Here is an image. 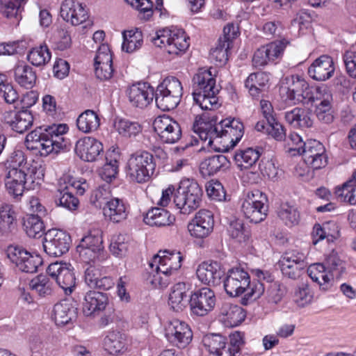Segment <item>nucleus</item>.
<instances>
[{"label": "nucleus", "mask_w": 356, "mask_h": 356, "mask_svg": "<svg viewBox=\"0 0 356 356\" xmlns=\"http://www.w3.org/2000/svg\"><path fill=\"white\" fill-rule=\"evenodd\" d=\"M298 152L299 154L302 155L307 163L317 152H325V149L318 140H308L302 146L298 148Z\"/></svg>", "instance_id": "obj_52"}, {"label": "nucleus", "mask_w": 356, "mask_h": 356, "mask_svg": "<svg viewBox=\"0 0 356 356\" xmlns=\"http://www.w3.org/2000/svg\"><path fill=\"white\" fill-rule=\"evenodd\" d=\"M4 120L12 130L19 134H23L33 125V117L30 111L23 108L19 111L6 112Z\"/></svg>", "instance_id": "obj_20"}, {"label": "nucleus", "mask_w": 356, "mask_h": 356, "mask_svg": "<svg viewBox=\"0 0 356 356\" xmlns=\"http://www.w3.org/2000/svg\"><path fill=\"white\" fill-rule=\"evenodd\" d=\"M156 163L153 154L147 151H138L129 159L126 166L127 177L132 181L145 183L153 175Z\"/></svg>", "instance_id": "obj_4"}, {"label": "nucleus", "mask_w": 356, "mask_h": 356, "mask_svg": "<svg viewBox=\"0 0 356 356\" xmlns=\"http://www.w3.org/2000/svg\"><path fill=\"white\" fill-rule=\"evenodd\" d=\"M203 194L202 188L197 181L184 179L174 193V202L182 213H189L200 207Z\"/></svg>", "instance_id": "obj_3"}, {"label": "nucleus", "mask_w": 356, "mask_h": 356, "mask_svg": "<svg viewBox=\"0 0 356 356\" xmlns=\"http://www.w3.org/2000/svg\"><path fill=\"white\" fill-rule=\"evenodd\" d=\"M202 343L210 354L216 356H225L227 350V339L226 337L216 333H210L204 336Z\"/></svg>", "instance_id": "obj_31"}, {"label": "nucleus", "mask_w": 356, "mask_h": 356, "mask_svg": "<svg viewBox=\"0 0 356 356\" xmlns=\"http://www.w3.org/2000/svg\"><path fill=\"white\" fill-rule=\"evenodd\" d=\"M277 215L287 226L297 225L300 220V212L297 207L288 202L280 204L277 209Z\"/></svg>", "instance_id": "obj_42"}, {"label": "nucleus", "mask_w": 356, "mask_h": 356, "mask_svg": "<svg viewBox=\"0 0 356 356\" xmlns=\"http://www.w3.org/2000/svg\"><path fill=\"white\" fill-rule=\"evenodd\" d=\"M30 287L35 290L40 296L44 297L52 292V282L47 275H39L33 279L30 283Z\"/></svg>", "instance_id": "obj_50"}, {"label": "nucleus", "mask_w": 356, "mask_h": 356, "mask_svg": "<svg viewBox=\"0 0 356 356\" xmlns=\"http://www.w3.org/2000/svg\"><path fill=\"white\" fill-rule=\"evenodd\" d=\"M113 65V55L107 44H102L99 46L97 51L96 56L94 58V66L99 67L100 65Z\"/></svg>", "instance_id": "obj_58"}, {"label": "nucleus", "mask_w": 356, "mask_h": 356, "mask_svg": "<svg viewBox=\"0 0 356 356\" xmlns=\"http://www.w3.org/2000/svg\"><path fill=\"white\" fill-rule=\"evenodd\" d=\"M282 275L291 280H296L301 276L306 270L307 265L296 264H277Z\"/></svg>", "instance_id": "obj_57"}, {"label": "nucleus", "mask_w": 356, "mask_h": 356, "mask_svg": "<svg viewBox=\"0 0 356 356\" xmlns=\"http://www.w3.org/2000/svg\"><path fill=\"white\" fill-rule=\"evenodd\" d=\"M51 51L46 44L33 48L27 55L28 60L35 66H41L48 63L51 58Z\"/></svg>", "instance_id": "obj_44"}, {"label": "nucleus", "mask_w": 356, "mask_h": 356, "mask_svg": "<svg viewBox=\"0 0 356 356\" xmlns=\"http://www.w3.org/2000/svg\"><path fill=\"white\" fill-rule=\"evenodd\" d=\"M17 217L13 207L10 204L0 206V235L8 236L16 229Z\"/></svg>", "instance_id": "obj_28"}, {"label": "nucleus", "mask_w": 356, "mask_h": 356, "mask_svg": "<svg viewBox=\"0 0 356 356\" xmlns=\"http://www.w3.org/2000/svg\"><path fill=\"white\" fill-rule=\"evenodd\" d=\"M188 291L185 282H178L172 286L168 298V305L174 312H182L187 305H189Z\"/></svg>", "instance_id": "obj_25"}, {"label": "nucleus", "mask_w": 356, "mask_h": 356, "mask_svg": "<svg viewBox=\"0 0 356 356\" xmlns=\"http://www.w3.org/2000/svg\"><path fill=\"white\" fill-rule=\"evenodd\" d=\"M335 194L341 202L356 204V171L351 179L335 188Z\"/></svg>", "instance_id": "obj_37"}, {"label": "nucleus", "mask_w": 356, "mask_h": 356, "mask_svg": "<svg viewBox=\"0 0 356 356\" xmlns=\"http://www.w3.org/2000/svg\"><path fill=\"white\" fill-rule=\"evenodd\" d=\"M5 179L15 182V184H20L23 186H26V190L31 189V184H29L28 174L23 168H12L6 175Z\"/></svg>", "instance_id": "obj_56"}, {"label": "nucleus", "mask_w": 356, "mask_h": 356, "mask_svg": "<svg viewBox=\"0 0 356 356\" xmlns=\"http://www.w3.org/2000/svg\"><path fill=\"white\" fill-rule=\"evenodd\" d=\"M172 33V43L168 46L167 52L169 54L178 55L179 52H184L189 47V37L186 36L182 29H175Z\"/></svg>", "instance_id": "obj_41"}, {"label": "nucleus", "mask_w": 356, "mask_h": 356, "mask_svg": "<svg viewBox=\"0 0 356 356\" xmlns=\"http://www.w3.org/2000/svg\"><path fill=\"white\" fill-rule=\"evenodd\" d=\"M264 149L261 147H248L245 149L237 150L233 158L241 170L256 168L257 162L259 161Z\"/></svg>", "instance_id": "obj_26"}, {"label": "nucleus", "mask_w": 356, "mask_h": 356, "mask_svg": "<svg viewBox=\"0 0 356 356\" xmlns=\"http://www.w3.org/2000/svg\"><path fill=\"white\" fill-rule=\"evenodd\" d=\"M216 298L214 292L208 287L191 292L189 307L191 314L204 316L212 311L216 305Z\"/></svg>", "instance_id": "obj_12"}, {"label": "nucleus", "mask_w": 356, "mask_h": 356, "mask_svg": "<svg viewBox=\"0 0 356 356\" xmlns=\"http://www.w3.org/2000/svg\"><path fill=\"white\" fill-rule=\"evenodd\" d=\"M282 88L286 90V102L289 104H305L314 98L308 83L298 74L285 76L282 81Z\"/></svg>", "instance_id": "obj_6"}, {"label": "nucleus", "mask_w": 356, "mask_h": 356, "mask_svg": "<svg viewBox=\"0 0 356 356\" xmlns=\"http://www.w3.org/2000/svg\"><path fill=\"white\" fill-rule=\"evenodd\" d=\"M156 89L174 95L175 97H182L183 88L179 80L175 76H168L161 82Z\"/></svg>", "instance_id": "obj_49"}, {"label": "nucleus", "mask_w": 356, "mask_h": 356, "mask_svg": "<svg viewBox=\"0 0 356 356\" xmlns=\"http://www.w3.org/2000/svg\"><path fill=\"white\" fill-rule=\"evenodd\" d=\"M286 44V41L278 40L264 46L265 51L269 57L270 62H273L275 59L280 57V56L283 54Z\"/></svg>", "instance_id": "obj_63"}, {"label": "nucleus", "mask_w": 356, "mask_h": 356, "mask_svg": "<svg viewBox=\"0 0 356 356\" xmlns=\"http://www.w3.org/2000/svg\"><path fill=\"white\" fill-rule=\"evenodd\" d=\"M116 126L120 134L125 137L136 136L142 131V127L138 122L127 119H120Z\"/></svg>", "instance_id": "obj_53"}, {"label": "nucleus", "mask_w": 356, "mask_h": 356, "mask_svg": "<svg viewBox=\"0 0 356 356\" xmlns=\"http://www.w3.org/2000/svg\"><path fill=\"white\" fill-rule=\"evenodd\" d=\"M127 337L124 333L113 330L108 333L104 339V347L108 354L118 355L127 349Z\"/></svg>", "instance_id": "obj_27"}, {"label": "nucleus", "mask_w": 356, "mask_h": 356, "mask_svg": "<svg viewBox=\"0 0 356 356\" xmlns=\"http://www.w3.org/2000/svg\"><path fill=\"white\" fill-rule=\"evenodd\" d=\"M100 125V118L96 112L92 110H86L81 113L77 120L76 126L83 133H90L96 131Z\"/></svg>", "instance_id": "obj_35"}, {"label": "nucleus", "mask_w": 356, "mask_h": 356, "mask_svg": "<svg viewBox=\"0 0 356 356\" xmlns=\"http://www.w3.org/2000/svg\"><path fill=\"white\" fill-rule=\"evenodd\" d=\"M123 42L122 49L127 53H132L139 49L143 42L141 31L133 30L124 31L122 33Z\"/></svg>", "instance_id": "obj_43"}, {"label": "nucleus", "mask_w": 356, "mask_h": 356, "mask_svg": "<svg viewBox=\"0 0 356 356\" xmlns=\"http://www.w3.org/2000/svg\"><path fill=\"white\" fill-rule=\"evenodd\" d=\"M225 356H241V348L245 345L244 333L236 331L229 334Z\"/></svg>", "instance_id": "obj_45"}, {"label": "nucleus", "mask_w": 356, "mask_h": 356, "mask_svg": "<svg viewBox=\"0 0 356 356\" xmlns=\"http://www.w3.org/2000/svg\"><path fill=\"white\" fill-rule=\"evenodd\" d=\"M214 220L213 213L207 209L200 210L188 225V230L192 236L198 238L207 237L213 231Z\"/></svg>", "instance_id": "obj_15"}, {"label": "nucleus", "mask_w": 356, "mask_h": 356, "mask_svg": "<svg viewBox=\"0 0 356 356\" xmlns=\"http://www.w3.org/2000/svg\"><path fill=\"white\" fill-rule=\"evenodd\" d=\"M165 337L179 348H184L191 342L193 332L190 326L184 321L174 319L165 329Z\"/></svg>", "instance_id": "obj_13"}, {"label": "nucleus", "mask_w": 356, "mask_h": 356, "mask_svg": "<svg viewBox=\"0 0 356 356\" xmlns=\"http://www.w3.org/2000/svg\"><path fill=\"white\" fill-rule=\"evenodd\" d=\"M184 257L179 251L163 250H159L149 262V266H156L157 272L161 270L163 275L170 276L176 273L181 267Z\"/></svg>", "instance_id": "obj_11"}, {"label": "nucleus", "mask_w": 356, "mask_h": 356, "mask_svg": "<svg viewBox=\"0 0 356 356\" xmlns=\"http://www.w3.org/2000/svg\"><path fill=\"white\" fill-rule=\"evenodd\" d=\"M335 67L331 56L323 54L315 59L308 67L307 73L314 80L325 81L334 73Z\"/></svg>", "instance_id": "obj_19"}, {"label": "nucleus", "mask_w": 356, "mask_h": 356, "mask_svg": "<svg viewBox=\"0 0 356 356\" xmlns=\"http://www.w3.org/2000/svg\"><path fill=\"white\" fill-rule=\"evenodd\" d=\"M45 127L46 126L38 127L26 135L25 145L28 149L39 151Z\"/></svg>", "instance_id": "obj_61"}, {"label": "nucleus", "mask_w": 356, "mask_h": 356, "mask_svg": "<svg viewBox=\"0 0 356 356\" xmlns=\"http://www.w3.org/2000/svg\"><path fill=\"white\" fill-rule=\"evenodd\" d=\"M6 254L10 261L24 273H35L43 264V259L40 254L31 253L22 246H8Z\"/></svg>", "instance_id": "obj_7"}, {"label": "nucleus", "mask_w": 356, "mask_h": 356, "mask_svg": "<svg viewBox=\"0 0 356 356\" xmlns=\"http://www.w3.org/2000/svg\"><path fill=\"white\" fill-rule=\"evenodd\" d=\"M74 151L76 155L86 162H94L104 152L102 143L93 137L86 136L78 140Z\"/></svg>", "instance_id": "obj_17"}, {"label": "nucleus", "mask_w": 356, "mask_h": 356, "mask_svg": "<svg viewBox=\"0 0 356 356\" xmlns=\"http://www.w3.org/2000/svg\"><path fill=\"white\" fill-rule=\"evenodd\" d=\"M118 173V161L116 159H111L109 161L106 158V163L104 165L100 175L102 179L106 182H111Z\"/></svg>", "instance_id": "obj_64"}, {"label": "nucleus", "mask_w": 356, "mask_h": 356, "mask_svg": "<svg viewBox=\"0 0 356 356\" xmlns=\"http://www.w3.org/2000/svg\"><path fill=\"white\" fill-rule=\"evenodd\" d=\"M70 266H66L63 270L60 271V275L56 277V282L62 288L65 293L69 291L72 293L76 284L75 275L72 269L70 268Z\"/></svg>", "instance_id": "obj_46"}, {"label": "nucleus", "mask_w": 356, "mask_h": 356, "mask_svg": "<svg viewBox=\"0 0 356 356\" xmlns=\"http://www.w3.org/2000/svg\"><path fill=\"white\" fill-rule=\"evenodd\" d=\"M165 131L160 134L161 139L165 143L172 144L177 143L181 137V129L177 121L165 127Z\"/></svg>", "instance_id": "obj_54"}, {"label": "nucleus", "mask_w": 356, "mask_h": 356, "mask_svg": "<svg viewBox=\"0 0 356 356\" xmlns=\"http://www.w3.org/2000/svg\"><path fill=\"white\" fill-rule=\"evenodd\" d=\"M45 127L46 126L38 127L26 135L25 145L28 149L39 151Z\"/></svg>", "instance_id": "obj_60"}, {"label": "nucleus", "mask_w": 356, "mask_h": 356, "mask_svg": "<svg viewBox=\"0 0 356 356\" xmlns=\"http://www.w3.org/2000/svg\"><path fill=\"white\" fill-rule=\"evenodd\" d=\"M54 321L57 325L64 326L76 321L78 308L69 300H64L54 306Z\"/></svg>", "instance_id": "obj_22"}, {"label": "nucleus", "mask_w": 356, "mask_h": 356, "mask_svg": "<svg viewBox=\"0 0 356 356\" xmlns=\"http://www.w3.org/2000/svg\"><path fill=\"white\" fill-rule=\"evenodd\" d=\"M175 217L168 210L161 207H154L148 210L143 216V221L150 226L165 227L170 225Z\"/></svg>", "instance_id": "obj_29"}, {"label": "nucleus", "mask_w": 356, "mask_h": 356, "mask_svg": "<svg viewBox=\"0 0 356 356\" xmlns=\"http://www.w3.org/2000/svg\"><path fill=\"white\" fill-rule=\"evenodd\" d=\"M230 166L229 159L223 154H214L206 157L200 164V173L203 177H211L225 172Z\"/></svg>", "instance_id": "obj_21"}, {"label": "nucleus", "mask_w": 356, "mask_h": 356, "mask_svg": "<svg viewBox=\"0 0 356 356\" xmlns=\"http://www.w3.org/2000/svg\"><path fill=\"white\" fill-rule=\"evenodd\" d=\"M315 114L318 120L324 124H330L334 119V110L327 99L321 101L316 106Z\"/></svg>", "instance_id": "obj_51"}, {"label": "nucleus", "mask_w": 356, "mask_h": 356, "mask_svg": "<svg viewBox=\"0 0 356 356\" xmlns=\"http://www.w3.org/2000/svg\"><path fill=\"white\" fill-rule=\"evenodd\" d=\"M80 242L82 243L83 245L94 246L97 252L105 254L102 236L98 230L90 232L88 235L81 238Z\"/></svg>", "instance_id": "obj_62"}, {"label": "nucleus", "mask_w": 356, "mask_h": 356, "mask_svg": "<svg viewBox=\"0 0 356 356\" xmlns=\"http://www.w3.org/2000/svg\"><path fill=\"white\" fill-rule=\"evenodd\" d=\"M71 244V236L66 231L51 229L44 233L42 245L44 251L49 257L63 256L69 251Z\"/></svg>", "instance_id": "obj_8"}, {"label": "nucleus", "mask_w": 356, "mask_h": 356, "mask_svg": "<svg viewBox=\"0 0 356 356\" xmlns=\"http://www.w3.org/2000/svg\"><path fill=\"white\" fill-rule=\"evenodd\" d=\"M193 82L194 103L205 111L202 114H216L215 111L221 106V103L216 96L220 90L216 87L215 75L212 74L211 70L201 69L193 76Z\"/></svg>", "instance_id": "obj_2"}, {"label": "nucleus", "mask_w": 356, "mask_h": 356, "mask_svg": "<svg viewBox=\"0 0 356 356\" xmlns=\"http://www.w3.org/2000/svg\"><path fill=\"white\" fill-rule=\"evenodd\" d=\"M154 95L156 105L162 111H170L177 108L181 98L158 89L154 90Z\"/></svg>", "instance_id": "obj_39"}, {"label": "nucleus", "mask_w": 356, "mask_h": 356, "mask_svg": "<svg viewBox=\"0 0 356 356\" xmlns=\"http://www.w3.org/2000/svg\"><path fill=\"white\" fill-rule=\"evenodd\" d=\"M69 130L66 124H53L46 126L43 138L40 142L38 154L41 156H47L51 153L58 154L67 148L63 135Z\"/></svg>", "instance_id": "obj_5"}, {"label": "nucleus", "mask_w": 356, "mask_h": 356, "mask_svg": "<svg viewBox=\"0 0 356 356\" xmlns=\"http://www.w3.org/2000/svg\"><path fill=\"white\" fill-rule=\"evenodd\" d=\"M267 195L259 191H255L252 193V197L245 200L241 206V211L245 218L250 222L255 224L264 220L268 211Z\"/></svg>", "instance_id": "obj_9"}, {"label": "nucleus", "mask_w": 356, "mask_h": 356, "mask_svg": "<svg viewBox=\"0 0 356 356\" xmlns=\"http://www.w3.org/2000/svg\"><path fill=\"white\" fill-rule=\"evenodd\" d=\"M76 252L79 253L80 260L89 265H91V262L102 261L106 259V254L82 248L79 244L76 246Z\"/></svg>", "instance_id": "obj_59"}, {"label": "nucleus", "mask_w": 356, "mask_h": 356, "mask_svg": "<svg viewBox=\"0 0 356 356\" xmlns=\"http://www.w3.org/2000/svg\"><path fill=\"white\" fill-rule=\"evenodd\" d=\"M222 321L226 327H236L245 318L246 313L236 305H225L222 309Z\"/></svg>", "instance_id": "obj_32"}, {"label": "nucleus", "mask_w": 356, "mask_h": 356, "mask_svg": "<svg viewBox=\"0 0 356 356\" xmlns=\"http://www.w3.org/2000/svg\"><path fill=\"white\" fill-rule=\"evenodd\" d=\"M340 236L339 227L334 220L324 222L322 225L316 223L313 227V243L326 239L327 243H332Z\"/></svg>", "instance_id": "obj_24"}, {"label": "nucleus", "mask_w": 356, "mask_h": 356, "mask_svg": "<svg viewBox=\"0 0 356 356\" xmlns=\"http://www.w3.org/2000/svg\"><path fill=\"white\" fill-rule=\"evenodd\" d=\"M104 215L113 223H120L127 218L129 207L122 199L113 197L103 208Z\"/></svg>", "instance_id": "obj_23"}, {"label": "nucleus", "mask_w": 356, "mask_h": 356, "mask_svg": "<svg viewBox=\"0 0 356 356\" xmlns=\"http://www.w3.org/2000/svg\"><path fill=\"white\" fill-rule=\"evenodd\" d=\"M54 202L57 206L63 207L70 211L76 210L79 205L78 198L70 191L69 186L58 190Z\"/></svg>", "instance_id": "obj_38"}, {"label": "nucleus", "mask_w": 356, "mask_h": 356, "mask_svg": "<svg viewBox=\"0 0 356 356\" xmlns=\"http://www.w3.org/2000/svg\"><path fill=\"white\" fill-rule=\"evenodd\" d=\"M193 131L207 147L217 152L233 149L244 134L243 123L238 118H227L218 121L217 114L205 113L197 115L193 125Z\"/></svg>", "instance_id": "obj_1"}, {"label": "nucleus", "mask_w": 356, "mask_h": 356, "mask_svg": "<svg viewBox=\"0 0 356 356\" xmlns=\"http://www.w3.org/2000/svg\"><path fill=\"white\" fill-rule=\"evenodd\" d=\"M83 312L86 316H96L109 307L108 293L90 290L84 295Z\"/></svg>", "instance_id": "obj_18"}, {"label": "nucleus", "mask_w": 356, "mask_h": 356, "mask_svg": "<svg viewBox=\"0 0 356 356\" xmlns=\"http://www.w3.org/2000/svg\"><path fill=\"white\" fill-rule=\"evenodd\" d=\"M225 292L230 297H238L250 286V277L241 266L229 268L222 280Z\"/></svg>", "instance_id": "obj_10"}, {"label": "nucleus", "mask_w": 356, "mask_h": 356, "mask_svg": "<svg viewBox=\"0 0 356 356\" xmlns=\"http://www.w3.org/2000/svg\"><path fill=\"white\" fill-rule=\"evenodd\" d=\"M206 192L208 197L216 201L226 200V191L221 182L217 179L211 180L206 185Z\"/></svg>", "instance_id": "obj_55"}, {"label": "nucleus", "mask_w": 356, "mask_h": 356, "mask_svg": "<svg viewBox=\"0 0 356 356\" xmlns=\"http://www.w3.org/2000/svg\"><path fill=\"white\" fill-rule=\"evenodd\" d=\"M286 121L293 127L309 128L313 125L310 113L302 108L296 107L285 113Z\"/></svg>", "instance_id": "obj_33"}, {"label": "nucleus", "mask_w": 356, "mask_h": 356, "mask_svg": "<svg viewBox=\"0 0 356 356\" xmlns=\"http://www.w3.org/2000/svg\"><path fill=\"white\" fill-rule=\"evenodd\" d=\"M154 88L147 82H138L132 84L127 90L131 104L139 108L149 105L154 97Z\"/></svg>", "instance_id": "obj_14"}, {"label": "nucleus", "mask_w": 356, "mask_h": 356, "mask_svg": "<svg viewBox=\"0 0 356 356\" xmlns=\"http://www.w3.org/2000/svg\"><path fill=\"white\" fill-rule=\"evenodd\" d=\"M15 81L26 89H31L36 81L37 76L32 67L24 62L19 63L14 68Z\"/></svg>", "instance_id": "obj_30"}, {"label": "nucleus", "mask_w": 356, "mask_h": 356, "mask_svg": "<svg viewBox=\"0 0 356 356\" xmlns=\"http://www.w3.org/2000/svg\"><path fill=\"white\" fill-rule=\"evenodd\" d=\"M25 3L26 0H0V13L3 17L13 20V23L16 22V25H18L22 19L20 9Z\"/></svg>", "instance_id": "obj_36"}, {"label": "nucleus", "mask_w": 356, "mask_h": 356, "mask_svg": "<svg viewBox=\"0 0 356 356\" xmlns=\"http://www.w3.org/2000/svg\"><path fill=\"white\" fill-rule=\"evenodd\" d=\"M230 236L236 239L239 243L245 242L250 236V230L240 219L230 222L228 229Z\"/></svg>", "instance_id": "obj_47"}, {"label": "nucleus", "mask_w": 356, "mask_h": 356, "mask_svg": "<svg viewBox=\"0 0 356 356\" xmlns=\"http://www.w3.org/2000/svg\"><path fill=\"white\" fill-rule=\"evenodd\" d=\"M325 261L327 273L331 274L332 278H336L337 280H339L346 272V262L334 250L326 257Z\"/></svg>", "instance_id": "obj_40"}, {"label": "nucleus", "mask_w": 356, "mask_h": 356, "mask_svg": "<svg viewBox=\"0 0 356 356\" xmlns=\"http://www.w3.org/2000/svg\"><path fill=\"white\" fill-rule=\"evenodd\" d=\"M196 275L199 280L209 286H218L225 275V270L221 264L216 261H204L200 264L197 270Z\"/></svg>", "instance_id": "obj_16"}, {"label": "nucleus", "mask_w": 356, "mask_h": 356, "mask_svg": "<svg viewBox=\"0 0 356 356\" xmlns=\"http://www.w3.org/2000/svg\"><path fill=\"white\" fill-rule=\"evenodd\" d=\"M0 94H2L4 100L8 104L15 103L18 99V93L8 76L5 73H0Z\"/></svg>", "instance_id": "obj_48"}, {"label": "nucleus", "mask_w": 356, "mask_h": 356, "mask_svg": "<svg viewBox=\"0 0 356 356\" xmlns=\"http://www.w3.org/2000/svg\"><path fill=\"white\" fill-rule=\"evenodd\" d=\"M24 229L29 237L38 238L46 233L42 216L39 214H26L22 218Z\"/></svg>", "instance_id": "obj_34"}]
</instances>
